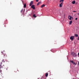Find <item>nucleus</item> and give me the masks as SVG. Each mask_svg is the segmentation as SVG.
<instances>
[{"mask_svg": "<svg viewBox=\"0 0 79 79\" xmlns=\"http://www.w3.org/2000/svg\"><path fill=\"white\" fill-rule=\"evenodd\" d=\"M2 68H5V67L4 65H3L2 67Z\"/></svg>", "mask_w": 79, "mask_h": 79, "instance_id": "obj_14", "label": "nucleus"}, {"mask_svg": "<svg viewBox=\"0 0 79 79\" xmlns=\"http://www.w3.org/2000/svg\"><path fill=\"white\" fill-rule=\"evenodd\" d=\"M33 17H34V18H36L37 17V16H35V14H34L33 15Z\"/></svg>", "mask_w": 79, "mask_h": 79, "instance_id": "obj_16", "label": "nucleus"}, {"mask_svg": "<svg viewBox=\"0 0 79 79\" xmlns=\"http://www.w3.org/2000/svg\"><path fill=\"white\" fill-rule=\"evenodd\" d=\"M63 2H62L59 5L60 7H62L63 6Z\"/></svg>", "mask_w": 79, "mask_h": 79, "instance_id": "obj_4", "label": "nucleus"}, {"mask_svg": "<svg viewBox=\"0 0 79 79\" xmlns=\"http://www.w3.org/2000/svg\"><path fill=\"white\" fill-rule=\"evenodd\" d=\"M73 64H74L75 65H76V64L74 62H73Z\"/></svg>", "mask_w": 79, "mask_h": 79, "instance_id": "obj_19", "label": "nucleus"}, {"mask_svg": "<svg viewBox=\"0 0 79 79\" xmlns=\"http://www.w3.org/2000/svg\"><path fill=\"white\" fill-rule=\"evenodd\" d=\"M64 2V0H60V2Z\"/></svg>", "mask_w": 79, "mask_h": 79, "instance_id": "obj_12", "label": "nucleus"}, {"mask_svg": "<svg viewBox=\"0 0 79 79\" xmlns=\"http://www.w3.org/2000/svg\"><path fill=\"white\" fill-rule=\"evenodd\" d=\"M40 3H41V2H38L37 4V5H39V4H40Z\"/></svg>", "mask_w": 79, "mask_h": 79, "instance_id": "obj_15", "label": "nucleus"}, {"mask_svg": "<svg viewBox=\"0 0 79 79\" xmlns=\"http://www.w3.org/2000/svg\"><path fill=\"white\" fill-rule=\"evenodd\" d=\"M73 12H76V11H73Z\"/></svg>", "mask_w": 79, "mask_h": 79, "instance_id": "obj_24", "label": "nucleus"}, {"mask_svg": "<svg viewBox=\"0 0 79 79\" xmlns=\"http://www.w3.org/2000/svg\"><path fill=\"white\" fill-rule=\"evenodd\" d=\"M70 62H71V63H73L74 62H73V60H70Z\"/></svg>", "mask_w": 79, "mask_h": 79, "instance_id": "obj_18", "label": "nucleus"}, {"mask_svg": "<svg viewBox=\"0 0 79 79\" xmlns=\"http://www.w3.org/2000/svg\"><path fill=\"white\" fill-rule=\"evenodd\" d=\"M23 11V9H22L21 11V12H22V11Z\"/></svg>", "mask_w": 79, "mask_h": 79, "instance_id": "obj_21", "label": "nucleus"}, {"mask_svg": "<svg viewBox=\"0 0 79 79\" xmlns=\"http://www.w3.org/2000/svg\"><path fill=\"white\" fill-rule=\"evenodd\" d=\"M71 54L73 55V56L74 57H75L77 56L76 54L73 52H71Z\"/></svg>", "mask_w": 79, "mask_h": 79, "instance_id": "obj_1", "label": "nucleus"}, {"mask_svg": "<svg viewBox=\"0 0 79 79\" xmlns=\"http://www.w3.org/2000/svg\"><path fill=\"white\" fill-rule=\"evenodd\" d=\"M3 57H4V56H5V54H3Z\"/></svg>", "mask_w": 79, "mask_h": 79, "instance_id": "obj_20", "label": "nucleus"}, {"mask_svg": "<svg viewBox=\"0 0 79 79\" xmlns=\"http://www.w3.org/2000/svg\"><path fill=\"white\" fill-rule=\"evenodd\" d=\"M51 51H52V50H51Z\"/></svg>", "mask_w": 79, "mask_h": 79, "instance_id": "obj_30", "label": "nucleus"}, {"mask_svg": "<svg viewBox=\"0 0 79 79\" xmlns=\"http://www.w3.org/2000/svg\"><path fill=\"white\" fill-rule=\"evenodd\" d=\"M78 39H77V40H79V37H78Z\"/></svg>", "mask_w": 79, "mask_h": 79, "instance_id": "obj_25", "label": "nucleus"}, {"mask_svg": "<svg viewBox=\"0 0 79 79\" xmlns=\"http://www.w3.org/2000/svg\"><path fill=\"white\" fill-rule=\"evenodd\" d=\"M74 36H71L70 37V40H74Z\"/></svg>", "mask_w": 79, "mask_h": 79, "instance_id": "obj_3", "label": "nucleus"}, {"mask_svg": "<svg viewBox=\"0 0 79 79\" xmlns=\"http://www.w3.org/2000/svg\"><path fill=\"white\" fill-rule=\"evenodd\" d=\"M1 79H2V78H1Z\"/></svg>", "mask_w": 79, "mask_h": 79, "instance_id": "obj_31", "label": "nucleus"}, {"mask_svg": "<svg viewBox=\"0 0 79 79\" xmlns=\"http://www.w3.org/2000/svg\"><path fill=\"white\" fill-rule=\"evenodd\" d=\"M26 3H25L24 5V8H26Z\"/></svg>", "mask_w": 79, "mask_h": 79, "instance_id": "obj_11", "label": "nucleus"}, {"mask_svg": "<svg viewBox=\"0 0 79 79\" xmlns=\"http://www.w3.org/2000/svg\"><path fill=\"white\" fill-rule=\"evenodd\" d=\"M45 5L44 4H43L41 6V8H43V7H44L45 6Z\"/></svg>", "mask_w": 79, "mask_h": 79, "instance_id": "obj_7", "label": "nucleus"}, {"mask_svg": "<svg viewBox=\"0 0 79 79\" xmlns=\"http://www.w3.org/2000/svg\"><path fill=\"white\" fill-rule=\"evenodd\" d=\"M1 53H2V52H1Z\"/></svg>", "mask_w": 79, "mask_h": 79, "instance_id": "obj_32", "label": "nucleus"}, {"mask_svg": "<svg viewBox=\"0 0 79 79\" xmlns=\"http://www.w3.org/2000/svg\"><path fill=\"white\" fill-rule=\"evenodd\" d=\"M48 74L47 73H46L45 74L46 77H48Z\"/></svg>", "mask_w": 79, "mask_h": 79, "instance_id": "obj_10", "label": "nucleus"}, {"mask_svg": "<svg viewBox=\"0 0 79 79\" xmlns=\"http://www.w3.org/2000/svg\"><path fill=\"white\" fill-rule=\"evenodd\" d=\"M72 24V21H71L69 22V25H71Z\"/></svg>", "mask_w": 79, "mask_h": 79, "instance_id": "obj_13", "label": "nucleus"}, {"mask_svg": "<svg viewBox=\"0 0 79 79\" xmlns=\"http://www.w3.org/2000/svg\"><path fill=\"white\" fill-rule=\"evenodd\" d=\"M75 37H78V35L77 34H75Z\"/></svg>", "mask_w": 79, "mask_h": 79, "instance_id": "obj_17", "label": "nucleus"}, {"mask_svg": "<svg viewBox=\"0 0 79 79\" xmlns=\"http://www.w3.org/2000/svg\"><path fill=\"white\" fill-rule=\"evenodd\" d=\"M78 55H79V52L78 53Z\"/></svg>", "mask_w": 79, "mask_h": 79, "instance_id": "obj_28", "label": "nucleus"}, {"mask_svg": "<svg viewBox=\"0 0 79 79\" xmlns=\"http://www.w3.org/2000/svg\"><path fill=\"white\" fill-rule=\"evenodd\" d=\"M31 8L33 9V10H35V6L34 5H32L31 6Z\"/></svg>", "mask_w": 79, "mask_h": 79, "instance_id": "obj_2", "label": "nucleus"}, {"mask_svg": "<svg viewBox=\"0 0 79 79\" xmlns=\"http://www.w3.org/2000/svg\"><path fill=\"white\" fill-rule=\"evenodd\" d=\"M2 77V78H3V77Z\"/></svg>", "mask_w": 79, "mask_h": 79, "instance_id": "obj_27", "label": "nucleus"}, {"mask_svg": "<svg viewBox=\"0 0 79 79\" xmlns=\"http://www.w3.org/2000/svg\"><path fill=\"white\" fill-rule=\"evenodd\" d=\"M38 1H39V0H36V2H38Z\"/></svg>", "mask_w": 79, "mask_h": 79, "instance_id": "obj_22", "label": "nucleus"}, {"mask_svg": "<svg viewBox=\"0 0 79 79\" xmlns=\"http://www.w3.org/2000/svg\"><path fill=\"white\" fill-rule=\"evenodd\" d=\"M78 66H79V62H78Z\"/></svg>", "mask_w": 79, "mask_h": 79, "instance_id": "obj_26", "label": "nucleus"}, {"mask_svg": "<svg viewBox=\"0 0 79 79\" xmlns=\"http://www.w3.org/2000/svg\"><path fill=\"white\" fill-rule=\"evenodd\" d=\"M71 18H73V17H72L71 16H69V19H70V20H71Z\"/></svg>", "mask_w": 79, "mask_h": 79, "instance_id": "obj_6", "label": "nucleus"}, {"mask_svg": "<svg viewBox=\"0 0 79 79\" xmlns=\"http://www.w3.org/2000/svg\"><path fill=\"white\" fill-rule=\"evenodd\" d=\"M33 1H31L30 2V3L29 5L30 6H31V5H32V4H33Z\"/></svg>", "mask_w": 79, "mask_h": 79, "instance_id": "obj_5", "label": "nucleus"}, {"mask_svg": "<svg viewBox=\"0 0 79 79\" xmlns=\"http://www.w3.org/2000/svg\"><path fill=\"white\" fill-rule=\"evenodd\" d=\"M75 3H76V1H74L72 2V3H73V4H75Z\"/></svg>", "mask_w": 79, "mask_h": 79, "instance_id": "obj_8", "label": "nucleus"}, {"mask_svg": "<svg viewBox=\"0 0 79 79\" xmlns=\"http://www.w3.org/2000/svg\"><path fill=\"white\" fill-rule=\"evenodd\" d=\"M78 15H79V13H78Z\"/></svg>", "mask_w": 79, "mask_h": 79, "instance_id": "obj_29", "label": "nucleus"}, {"mask_svg": "<svg viewBox=\"0 0 79 79\" xmlns=\"http://www.w3.org/2000/svg\"><path fill=\"white\" fill-rule=\"evenodd\" d=\"M77 18H75V20H77Z\"/></svg>", "mask_w": 79, "mask_h": 79, "instance_id": "obj_23", "label": "nucleus"}, {"mask_svg": "<svg viewBox=\"0 0 79 79\" xmlns=\"http://www.w3.org/2000/svg\"><path fill=\"white\" fill-rule=\"evenodd\" d=\"M1 64H2V62L1 63V64L0 63V69H1V68H2V65Z\"/></svg>", "mask_w": 79, "mask_h": 79, "instance_id": "obj_9", "label": "nucleus"}]
</instances>
